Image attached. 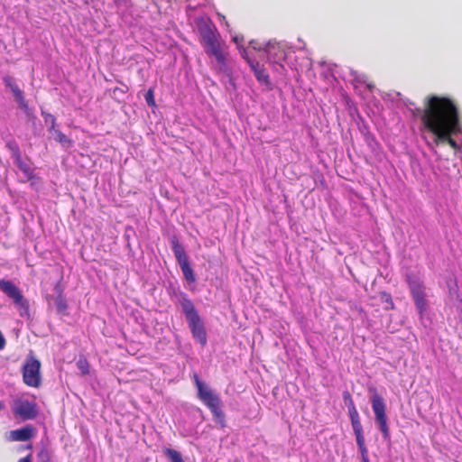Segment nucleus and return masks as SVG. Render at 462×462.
<instances>
[{"instance_id":"obj_18","label":"nucleus","mask_w":462,"mask_h":462,"mask_svg":"<svg viewBox=\"0 0 462 462\" xmlns=\"http://www.w3.org/2000/svg\"><path fill=\"white\" fill-rule=\"evenodd\" d=\"M351 423H352L353 430L356 435V439H358L365 438L364 433H363V427L361 425L359 417L352 418Z\"/></svg>"},{"instance_id":"obj_7","label":"nucleus","mask_w":462,"mask_h":462,"mask_svg":"<svg viewBox=\"0 0 462 462\" xmlns=\"http://www.w3.org/2000/svg\"><path fill=\"white\" fill-rule=\"evenodd\" d=\"M371 403L379 430L383 433V438L388 439L389 427L388 419L386 415V406L383 398L380 396L375 390L374 391V393L371 397Z\"/></svg>"},{"instance_id":"obj_26","label":"nucleus","mask_w":462,"mask_h":462,"mask_svg":"<svg viewBox=\"0 0 462 462\" xmlns=\"http://www.w3.org/2000/svg\"><path fill=\"white\" fill-rule=\"evenodd\" d=\"M145 101L149 106H155V100H154V95L153 90L150 88L145 96H144Z\"/></svg>"},{"instance_id":"obj_25","label":"nucleus","mask_w":462,"mask_h":462,"mask_svg":"<svg viewBox=\"0 0 462 462\" xmlns=\"http://www.w3.org/2000/svg\"><path fill=\"white\" fill-rule=\"evenodd\" d=\"M172 251L176 258L186 254L184 248L176 241L172 242Z\"/></svg>"},{"instance_id":"obj_20","label":"nucleus","mask_w":462,"mask_h":462,"mask_svg":"<svg viewBox=\"0 0 462 462\" xmlns=\"http://www.w3.org/2000/svg\"><path fill=\"white\" fill-rule=\"evenodd\" d=\"M42 116L45 125L49 126V131L52 132L53 130H55L56 119L54 116L46 112H42Z\"/></svg>"},{"instance_id":"obj_12","label":"nucleus","mask_w":462,"mask_h":462,"mask_svg":"<svg viewBox=\"0 0 462 462\" xmlns=\"http://www.w3.org/2000/svg\"><path fill=\"white\" fill-rule=\"evenodd\" d=\"M3 80L5 85L12 91L19 106L23 109H27L28 106L24 99L23 93L16 85L15 80L10 76H5Z\"/></svg>"},{"instance_id":"obj_31","label":"nucleus","mask_w":462,"mask_h":462,"mask_svg":"<svg viewBox=\"0 0 462 462\" xmlns=\"http://www.w3.org/2000/svg\"><path fill=\"white\" fill-rule=\"evenodd\" d=\"M126 0H114L115 5L120 8L121 6L125 5L126 4Z\"/></svg>"},{"instance_id":"obj_9","label":"nucleus","mask_w":462,"mask_h":462,"mask_svg":"<svg viewBox=\"0 0 462 462\" xmlns=\"http://www.w3.org/2000/svg\"><path fill=\"white\" fill-rule=\"evenodd\" d=\"M40 367L41 364L38 360L31 358L23 366V381L32 387H38L40 385Z\"/></svg>"},{"instance_id":"obj_32","label":"nucleus","mask_w":462,"mask_h":462,"mask_svg":"<svg viewBox=\"0 0 462 462\" xmlns=\"http://www.w3.org/2000/svg\"><path fill=\"white\" fill-rule=\"evenodd\" d=\"M18 462H31L30 456L21 458Z\"/></svg>"},{"instance_id":"obj_4","label":"nucleus","mask_w":462,"mask_h":462,"mask_svg":"<svg viewBox=\"0 0 462 462\" xmlns=\"http://www.w3.org/2000/svg\"><path fill=\"white\" fill-rule=\"evenodd\" d=\"M407 282L413 299L415 307L420 318L424 315L428 308V292L420 277L414 274L407 275Z\"/></svg>"},{"instance_id":"obj_3","label":"nucleus","mask_w":462,"mask_h":462,"mask_svg":"<svg viewBox=\"0 0 462 462\" xmlns=\"http://www.w3.org/2000/svg\"><path fill=\"white\" fill-rule=\"evenodd\" d=\"M194 379L199 400L211 411L216 422L224 426L225 414L221 410L219 396L209 386L200 381L197 374H194Z\"/></svg>"},{"instance_id":"obj_2","label":"nucleus","mask_w":462,"mask_h":462,"mask_svg":"<svg viewBox=\"0 0 462 462\" xmlns=\"http://www.w3.org/2000/svg\"><path fill=\"white\" fill-rule=\"evenodd\" d=\"M198 28L207 55L215 59L217 70L226 73L227 71L226 53L218 40L214 25L208 19L201 18L198 21Z\"/></svg>"},{"instance_id":"obj_15","label":"nucleus","mask_w":462,"mask_h":462,"mask_svg":"<svg viewBox=\"0 0 462 462\" xmlns=\"http://www.w3.org/2000/svg\"><path fill=\"white\" fill-rule=\"evenodd\" d=\"M180 306L188 321L199 317L193 303L189 299L184 298L180 301Z\"/></svg>"},{"instance_id":"obj_24","label":"nucleus","mask_w":462,"mask_h":462,"mask_svg":"<svg viewBox=\"0 0 462 462\" xmlns=\"http://www.w3.org/2000/svg\"><path fill=\"white\" fill-rule=\"evenodd\" d=\"M77 366L83 374L89 373V365L85 358H79L77 362Z\"/></svg>"},{"instance_id":"obj_19","label":"nucleus","mask_w":462,"mask_h":462,"mask_svg":"<svg viewBox=\"0 0 462 462\" xmlns=\"http://www.w3.org/2000/svg\"><path fill=\"white\" fill-rule=\"evenodd\" d=\"M344 398H345V402L348 407V413H349L350 419L359 417L358 412L355 407V404H354L349 393H345Z\"/></svg>"},{"instance_id":"obj_22","label":"nucleus","mask_w":462,"mask_h":462,"mask_svg":"<svg viewBox=\"0 0 462 462\" xmlns=\"http://www.w3.org/2000/svg\"><path fill=\"white\" fill-rule=\"evenodd\" d=\"M37 458H38L39 462H50L51 461V454L47 448H42L37 453Z\"/></svg>"},{"instance_id":"obj_17","label":"nucleus","mask_w":462,"mask_h":462,"mask_svg":"<svg viewBox=\"0 0 462 462\" xmlns=\"http://www.w3.org/2000/svg\"><path fill=\"white\" fill-rule=\"evenodd\" d=\"M163 452L171 462H184L180 453L175 449L166 448Z\"/></svg>"},{"instance_id":"obj_1","label":"nucleus","mask_w":462,"mask_h":462,"mask_svg":"<svg viewBox=\"0 0 462 462\" xmlns=\"http://www.w3.org/2000/svg\"><path fill=\"white\" fill-rule=\"evenodd\" d=\"M420 120L425 137L429 134L435 145L448 143L456 152L460 151L453 136L462 134V126L452 99L435 95L425 97Z\"/></svg>"},{"instance_id":"obj_29","label":"nucleus","mask_w":462,"mask_h":462,"mask_svg":"<svg viewBox=\"0 0 462 462\" xmlns=\"http://www.w3.org/2000/svg\"><path fill=\"white\" fill-rule=\"evenodd\" d=\"M56 306L59 312H63L67 309V304L61 298L57 300Z\"/></svg>"},{"instance_id":"obj_33","label":"nucleus","mask_w":462,"mask_h":462,"mask_svg":"<svg viewBox=\"0 0 462 462\" xmlns=\"http://www.w3.org/2000/svg\"><path fill=\"white\" fill-rule=\"evenodd\" d=\"M362 460L363 462H369L368 455H366L365 457H362Z\"/></svg>"},{"instance_id":"obj_21","label":"nucleus","mask_w":462,"mask_h":462,"mask_svg":"<svg viewBox=\"0 0 462 462\" xmlns=\"http://www.w3.org/2000/svg\"><path fill=\"white\" fill-rule=\"evenodd\" d=\"M51 133H53L56 141L60 143L63 146H69L70 140L64 134L57 129L53 130Z\"/></svg>"},{"instance_id":"obj_34","label":"nucleus","mask_w":462,"mask_h":462,"mask_svg":"<svg viewBox=\"0 0 462 462\" xmlns=\"http://www.w3.org/2000/svg\"><path fill=\"white\" fill-rule=\"evenodd\" d=\"M2 408H3V404H2V402H0V411L2 410Z\"/></svg>"},{"instance_id":"obj_8","label":"nucleus","mask_w":462,"mask_h":462,"mask_svg":"<svg viewBox=\"0 0 462 462\" xmlns=\"http://www.w3.org/2000/svg\"><path fill=\"white\" fill-rule=\"evenodd\" d=\"M0 290L9 297L14 304L20 310H28V301L23 297L20 289L11 281L2 279L0 280Z\"/></svg>"},{"instance_id":"obj_5","label":"nucleus","mask_w":462,"mask_h":462,"mask_svg":"<svg viewBox=\"0 0 462 462\" xmlns=\"http://www.w3.org/2000/svg\"><path fill=\"white\" fill-rule=\"evenodd\" d=\"M266 53L268 62L273 66V69L282 73L284 70L283 61L286 60L289 49L287 46L281 42H268L263 48Z\"/></svg>"},{"instance_id":"obj_10","label":"nucleus","mask_w":462,"mask_h":462,"mask_svg":"<svg viewBox=\"0 0 462 462\" xmlns=\"http://www.w3.org/2000/svg\"><path fill=\"white\" fill-rule=\"evenodd\" d=\"M245 60L248 63L249 67L251 68L252 71L254 72L258 82L262 85L269 86L270 85L269 76L266 73L263 65H261L252 56L249 57V59H246Z\"/></svg>"},{"instance_id":"obj_13","label":"nucleus","mask_w":462,"mask_h":462,"mask_svg":"<svg viewBox=\"0 0 462 462\" xmlns=\"http://www.w3.org/2000/svg\"><path fill=\"white\" fill-rule=\"evenodd\" d=\"M34 433L35 429L31 425H27L22 429L11 431L10 439L13 441H27L34 436Z\"/></svg>"},{"instance_id":"obj_23","label":"nucleus","mask_w":462,"mask_h":462,"mask_svg":"<svg viewBox=\"0 0 462 462\" xmlns=\"http://www.w3.org/2000/svg\"><path fill=\"white\" fill-rule=\"evenodd\" d=\"M181 271H182V273H183L185 279L189 282H195V275H194L193 270L190 267V265L182 268Z\"/></svg>"},{"instance_id":"obj_27","label":"nucleus","mask_w":462,"mask_h":462,"mask_svg":"<svg viewBox=\"0 0 462 462\" xmlns=\"http://www.w3.org/2000/svg\"><path fill=\"white\" fill-rule=\"evenodd\" d=\"M358 448L361 452L362 457H365L367 454V448L365 444V438L356 439Z\"/></svg>"},{"instance_id":"obj_6","label":"nucleus","mask_w":462,"mask_h":462,"mask_svg":"<svg viewBox=\"0 0 462 462\" xmlns=\"http://www.w3.org/2000/svg\"><path fill=\"white\" fill-rule=\"evenodd\" d=\"M11 407L14 414L23 420H32L38 414L34 399H29L25 395L14 397Z\"/></svg>"},{"instance_id":"obj_28","label":"nucleus","mask_w":462,"mask_h":462,"mask_svg":"<svg viewBox=\"0 0 462 462\" xmlns=\"http://www.w3.org/2000/svg\"><path fill=\"white\" fill-rule=\"evenodd\" d=\"M177 261H178V263L180 264V269L184 268V267H187L189 265V258H188V255L187 254H185L184 255L182 256H179L176 258Z\"/></svg>"},{"instance_id":"obj_30","label":"nucleus","mask_w":462,"mask_h":462,"mask_svg":"<svg viewBox=\"0 0 462 462\" xmlns=\"http://www.w3.org/2000/svg\"><path fill=\"white\" fill-rule=\"evenodd\" d=\"M249 45H250V47H252V49H254V50H255V51H260V50H262V47L260 46V44H258V42H255V41H251V42H249Z\"/></svg>"},{"instance_id":"obj_16","label":"nucleus","mask_w":462,"mask_h":462,"mask_svg":"<svg viewBox=\"0 0 462 462\" xmlns=\"http://www.w3.org/2000/svg\"><path fill=\"white\" fill-rule=\"evenodd\" d=\"M232 41L236 44L239 53L244 60L249 59V57H251L249 51L242 45V42H244V36L236 34L232 37Z\"/></svg>"},{"instance_id":"obj_11","label":"nucleus","mask_w":462,"mask_h":462,"mask_svg":"<svg viewBox=\"0 0 462 462\" xmlns=\"http://www.w3.org/2000/svg\"><path fill=\"white\" fill-rule=\"evenodd\" d=\"M188 322L193 337L197 339L202 346L206 345L207 335L199 317L189 320Z\"/></svg>"},{"instance_id":"obj_14","label":"nucleus","mask_w":462,"mask_h":462,"mask_svg":"<svg viewBox=\"0 0 462 462\" xmlns=\"http://www.w3.org/2000/svg\"><path fill=\"white\" fill-rule=\"evenodd\" d=\"M13 156L15 159L17 167L23 173L24 178L30 180L32 177V169L27 162L22 160L17 145H14L13 148Z\"/></svg>"}]
</instances>
